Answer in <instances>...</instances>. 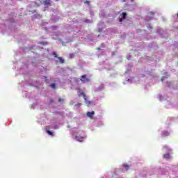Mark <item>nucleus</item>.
I'll return each mask as SVG.
<instances>
[{
  "mask_svg": "<svg viewBox=\"0 0 178 178\" xmlns=\"http://www.w3.org/2000/svg\"><path fill=\"white\" fill-rule=\"evenodd\" d=\"M77 93H78L79 97H81V95H82V97H83V99L85 101H87V96L86 95V93H84V92H83V91H81V90L79 89Z\"/></svg>",
  "mask_w": 178,
  "mask_h": 178,
  "instance_id": "obj_1",
  "label": "nucleus"
},
{
  "mask_svg": "<svg viewBox=\"0 0 178 178\" xmlns=\"http://www.w3.org/2000/svg\"><path fill=\"white\" fill-rule=\"evenodd\" d=\"M43 3L44 5V8H49V6H52V4L51 3V0H44L43 1Z\"/></svg>",
  "mask_w": 178,
  "mask_h": 178,
  "instance_id": "obj_2",
  "label": "nucleus"
},
{
  "mask_svg": "<svg viewBox=\"0 0 178 178\" xmlns=\"http://www.w3.org/2000/svg\"><path fill=\"white\" fill-rule=\"evenodd\" d=\"M81 81H82V83H87V82L90 81V79H88L87 78L86 75H82L81 76Z\"/></svg>",
  "mask_w": 178,
  "mask_h": 178,
  "instance_id": "obj_3",
  "label": "nucleus"
},
{
  "mask_svg": "<svg viewBox=\"0 0 178 178\" xmlns=\"http://www.w3.org/2000/svg\"><path fill=\"white\" fill-rule=\"evenodd\" d=\"M75 140L76 141H79V143H83V141L84 140V137L80 136H75Z\"/></svg>",
  "mask_w": 178,
  "mask_h": 178,
  "instance_id": "obj_4",
  "label": "nucleus"
},
{
  "mask_svg": "<svg viewBox=\"0 0 178 178\" xmlns=\"http://www.w3.org/2000/svg\"><path fill=\"white\" fill-rule=\"evenodd\" d=\"M95 115V111H92V112H87L86 113V115L88 116V118H90V119H92V115Z\"/></svg>",
  "mask_w": 178,
  "mask_h": 178,
  "instance_id": "obj_5",
  "label": "nucleus"
},
{
  "mask_svg": "<svg viewBox=\"0 0 178 178\" xmlns=\"http://www.w3.org/2000/svg\"><path fill=\"white\" fill-rule=\"evenodd\" d=\"M48 129H49V126H47L45 129H46V133H47V134H49V136H51V137H54V133L51 131H49Z\"/></svg>",
  "mask_w": 178,
  "mask_h": 178,
  "instance_id": "obj_6",
  "label": "nucleus"
},
{
  "mask_svg": "<svg viewBox=\"0 0 178 178\" xmlns=\"http://www.w3.org/2000/svg\"><path fill=\"white\" fill-rule=\"evenodd\" d=\"M126 16H127V13H122V18L120 19V22H122L124 19H126Z\"/></svg>",
  "mask_w": 178,
  "mask_h": 178,
  "instance_id": "obj_7",
  "label": "nucleus"
},
{
  "mask_svg": "<svg viewBox=\"0 0 178 178\" xmlns=\"http://www.w3.org/2000/svg\"><path fill=\"white\" fill-rule=\"evenodd\" d=\"M161 134H162L163 137H166V136H169V132L167 131H164L162 132Z\"/></svg>",
  "mask_w": 178,
  "mask_h": 178,
  "instance_id": "obj_8",
  "label": "nucleus"
},
{
  "mask_svg": "<svg viewBox=\"0 0 178 178\" xmlns=\"http://www.w3.org/2000/svg\"><path fill=\"white\" fill-rule=\"evenodd\" d=\"M163 158L165 159H169V158H170V154L169 153H167V154L163 155Z\"/></svg>",
  "mask_w": 178,
  "mask_h": 178,
  "instance_id": "obj_9",
  "label": "nucleus"
},
{
  "mask_svg": "<svg viewBox=\"0 0 178 178\" xmlns=\"http://www.w3.org/2000/svg\"><path fill=\"white\" fill-rule=\"evenodd\" d=\"M58 59L60 60V63H65V60L62 57H58Z\"/></svg>",
  "mask_w": 178,
  "mask_h": 178,
  "instance_id": "obj_10",
  "label": "nucleus"
},
{
  "mask_svg": "<svg viewBox=\"0 0 178 178\" xmlns=\"http://www.w3.org/2000/svg\"><path fill=\"white\" fill-rule=\"evenodd\" d=\"M85 101H86V105H88V106H90L91 105V102L90 101H87V99Z\"/></svg>",
  "mask_w": 178,
  "mask_h": 178,
  "instance_id": "obj_11",
  "label": "nucleus"
},
{
  "mask_svg": "<svg viewBox=\"0 0 178 178\" xmlns=\"http://www.w3.org/2000/svg\"><path fill=\"white\" fill-rule=\"evenodd\" d=\"M123 166L124 168H125L126 170H129V165L124 164Z\"/></svg>",
  "mask_w": 178,
  "mask_h": 178,
  "instance_id": "obj_12",
  "label": "nucleus"
},
{
  "mask_svg": "<svg viewBox=\"0 0 178 178\" xmlns=\"http://www.w3.org/2000/svg\"><path fill=\"white\" fill-rule=\"evenodd\" d=\"M52 55H53V56H54V58H58V54H56V52L54 51L52 53Z\"/></svg>",
  "mask_w": 178,
  "mask_h": 178,
  "instance_id": "obj_13",
  "label": "nucleus"
},
{
  "mask_svg": "<svg viewBox=\"0 0 178 178\" xmlns=\"http://www.w3.org/2000/svg\"><path fill=\"white\" fill-rule=\"evenodd\" d=\"M56 86V84H55V83H51V84L50 85V87H51V88H54V89H55Z\"/></svg>",
  "mask_w": 178,
  "mask_h": 178,
  "instance_id": "obj_14",
  "label": "nucleus"
},
{
  "mask_svg": "<svg viewBox=\"0 0 178 178\" xmlns=\"http://www.w3.org/2000/svg\"><path fill=\"white\" fill-rule=\"evenodd\" d=\"M74 54H70V59H73V58H74Z\"/></svg>",
  "mask_w": 178,
  "mask_h": 178,
  "instance_id": "obj_15",
  "label": "nucleus"
},
{
  "mask_svg": "<svg viewBox=\"0 0 178 178\" xmlns=\"http://www.w3.org/2000/svg\"><path fill=\"white\" fill-rule=\"evenodd\" d=\"M75 106H77L78 108H80V106H81V104L78 103L77 104H75Z\"/></svg>",
  "mask_w": 178,
  "mask_h": 178,
  "instance_id": "obj_16",
  "label": "nucleus"
},
{
  "mask_svg": "<svg viewBox=\"0 0 178 178\" xmlns=\"http://www.w3.org/2000/svg\"><path fill=\"white\" fill-rule=\"evenodd\" d=\"M58 102H63V99L59 98L58 99Z\"/></svg>",
  "mask_w": 178,
  "mask_h": 178,
  "instance_id": "obj_17",
  "label": "nucleus"
},
{
  "mask_svg": "<svg viewBox=\"0 0 178 178\" xmlns=\"http://www.w3.org/2000/svg\"><path fill=\"white\" fill-rule=\"evenodd\" d=\"M165 79H166V76H163V77L161 78V81H163V80H165Z\"/></svg>",
  "mask_w": 178,
  "mask_h": 178,
  "instance_id": "obj_18",
  "label": "nucleus"
},
{
  "mask_svg": "<svg viewBox=\"0 0 178 178\" xmlns=\"http://www.w3.org/2000/svg\"><path fill=\"white\" fill-rule=\"evenodd\" d=\"M84 3H90V1H84Z\"/></svg>",
  "mask_w": 178,
  "mask_h": 178,
  "instance_id": "obj_19",
  "label": "nucleus"
},
{
  "mask_svg": "<svg viewBox=\"0 0 178 178\" xmlns=\"http://www.w3.org/2000/svg\"><path fill=\"white\" fill-rule=\"evenodd\" d=\"M97 51H101V49L99 47H98Z\"/></svg>",
  "mask_w": 178,
  "mask_h": 178,
  "instance_id": "obj_20",
  "label": "nucleus"
},
{
  "mask_svg": "<svg viewBox=\"0 0 178 178\" xmlns=\"http://www.w3.org/2000/svg\"><path fill=\"white\" fill-rule=\"evenodd\" d=\"M164 148H167V147H166V146H164Z\"/></svg>",
  "mask_w": 178,
  "mask_h": 178,
  "instance_id": "obj_21",
  "label": "nucleus"
},
{
  "mask_svg": "<svg viewBox=\"0 0 178 178\" xmlns=\"http://www.w3.org/2000/svg\"><path fill=\"white\" fill-rule=\"evenodd\" d=\"M177 17H178V13L177 14Z\"/></svg>",
  "mask_w": 178,
  "mask_h": 178,
  "instance_id": "obj_22",
  "label": "nucleus"
}]
</instances>
